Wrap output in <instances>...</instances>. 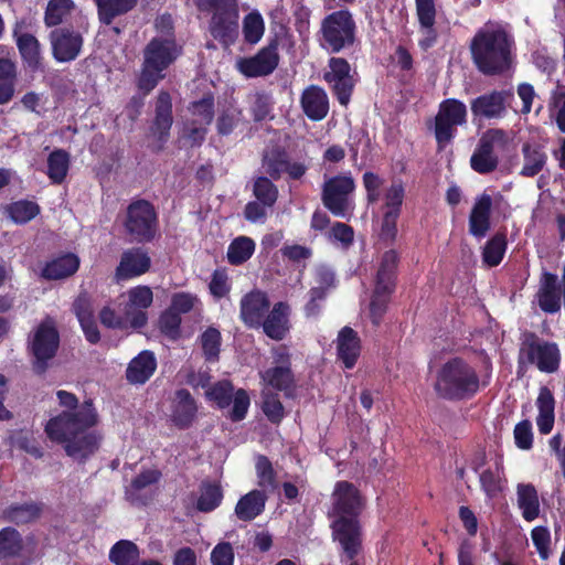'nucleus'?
I'll use <instances>...</instances> for the list:
<instances>
[{"label":"nucleus","instance_id":"obj_1","mask_svg":"<svg viewBox=\"0 0 565 565\" xmlns=\"http://www.w3.org/2000/svg\"><path fill=\"white\" fill-rule=\"evenodd\" d=\"M64 409L45 426L47 437L63 444L67 456L84 460L98 448L99 436L90 430L97 424V413L90 402L78 404L75 395L65 391L56 393Z\"/></svg>","mask_w":565,"mask_h":565},{"label":"nucleus","instance_id":"obj_2","mask_svg":"<svg viewBox=\"0 0 565 565\" xmlns=\"http://www.w3.org/2000/svg\"><path fill=\"white\" fill-rule=\"evenodd\" d=\"M513 39L498 22L484 23L475 34L470 51L477 68L487 75L507 71L512 61Z\"/></svg>","mask_w":565,"mask_h":565},{"label":"nucleus","instance_id":"obj_3","mask_svg":"<svg viewBox=\"0 0 565 565\" xmlns=\"http://www.w3.org/2000/svg\"><path fill=\"white\" fill-rule=\"evenodd\" d=\"M332 512L338 518L333 522V535L349 558H353L361 546L360 526L356 515L361 510L358 490L347 481L335 484L332 494Z\"/></svg>","mask_w":565,"mask_h":565},{"label":"nucleus","instance_id":"obj_4","mask_svg":"<svg viewBox=\"0 0 565 565\" xmlns=\"http://www.w3.org/2000/svg\"><path fill=\"white\" fill-rule=\"evenodd\" d=\"M179 46L173 36H154L145 47L143 64L138 87L145 94L151 92L164 77V71L180 56Z\"/></svg>","mask_w":565,"mask_h":565},{"label":"nucleus","instance_id":"obj_5","mask_svg":"<svg viewBox=\"0 0 565 565\" xmlns=\"http://www.w3.org/2000/svg\"><path fill=\"white\" fill-rule=\"evenodd\" d=\"M480 379L472 365L460 358L447 361L440 369L437 392L447 398H468L480 390Z\"/></svg>","mask_w":565,"mask_h":565},{"label":"nucleus","instance_id":"obj_6","mask_svg":"<svg viewBox=\"0 0 565 565\" xmlns=\"http://www.w3.org/2000/svg\"><path fill=\"white\" fill-rule=\"evenodd\" d=\"M321 46L338 53L354 42L355 22L348 10H339L327 15L321 23Z\"/></svg>","mask_w":565,"mask_h":565},{"label":"nucleus","instance_id":"obj_7","mask_svg":"<svg viewBox=\"0 0 565 565\" xmlns=\"http://www.w3.org/2000/svg\"><path fill=\"white\" fill-rule=\"evenodd\" d=\"M520 362L534 364L542 372L553 373L559 366L561 352L556 343L542 340L533 332H526L522 338Z\"/></svg>","mask_w":565,"mask_h":565},{"label":"nucleus","instance_id":"obj_8","mask_svg":"<svg viewBox=\"0 0 565 565\" xmlns=\"http://www.w3.org/2000/svg\"><path fill=\"white\" fill-rule=\"evenodd\" d=\"M355 184L350 174H340L326 180L322 190L324 206L338 217H349L353 212L351 194Z\"/></svg>","mask_w":565,"mask_h":565},{"label":"nucleus","instance_id":"obj_9","mask_svg":"<svg viewBox=\"0 0 565 565\" xmlns=\"http://www.w3.org/2000/svg\"><path fill=\"white\" fill-rule=\"evenodd\" d=\"M120 312L130 329H139L147 324V309L152 305L153 292L150 287L139 285L120 296Z\"/></svg>","mask_w":565,"mask_h":565},{"label":"nucleus","instance_id":"obj_10","mask_svg":"<svg viewBox=\"0 0 565 565\" xmlns=\"http://www.w3.org/2000/svg\"><path fill=\"white\" fill-rule=\"evenodd\" d=\"M472 468L479 476L482 490L489 498L497 497L504 488L503 457L500 454L477 455Z\"/></svg>","mask_w":565,"mask_h":565},{"label":"nucleus","instance_id":"obj_11","mask_svg":"<svg viewBox=\"0 0 565 565\" xmlns=\"http://www.w3.org/2000/svg\"><path fill=\"white\" fill-rule=\"evenodd\" d=\"M467 107L457 99H447L439 106L435 118V137L439 148L446 147L455 137L457 127L466 124Z\"/></svg>","mask_w":565,"mask_h":565},{"label":"nucleus","instance_id":"obj_12","mask_svg":"<svg viewBox=\"0 0 565 565\" xmlns=\"http://www.w3.org/2000/svg\"><path fill=\"white\" fill-rule=\"evenodd\" d=\"M125 227L136 241H150L157 232V214L153 206L145 200L131 203L127 209Z\"/></svg>","mask_w":565,"mask_h":565},{"label":"nucleus","instance_id":"obj_13","mask_svg":"<svg viewBox=\"0 0 565 565\" xmlns=\"http://www.w3.org/2000/svg\"><path fill=\"white\" fill-rule=\"evenodd\" d=\"M58 344L60 337L55 323L47 318L35 328L30 341L38 372L44 371L45 362L55 355Z\"/></svg>","mask_w":565,"mask_h":565},{"label":"nucleus","instance_id":"obj_14","mask_svg":"<svg viewBox=\"0 0 565 565\" xmlns=\"http://www.w3.org/2000/svg\"><path fill=\"white\" fill-rule=\"evenodd\" d=\"M274 366L260 372L264 387H273L278 391L287 390L292 383L290 369V353L286 345H278L271 350Z\"/></svg>","mask_w":565,"mask_h":565},{"label":"nucleus","instance_id":"obj_15","mask_svg":"<svg viewBox=\"0 0 565 565\" xmlns=\"http://www.w3.org/2000/svg\"><path fill=\"white\" fill-rule=\"evenodd\" d=\"M349 63L341 57H332L329 61V71L324 73V81L331 86L341 105L347 106L354 87V81L350 74Z\"/></svg>","mask_w":565,"mask_h":565},{"label":"nucleus","instance_id":"obj_16","mask_svg":"<svg viewBox=\"0 0 565 565\" xmlns=\"http://www.w3.org/2000/svg\"><path fill=\"white\" fill-rule=\"evenodd\" d=\"M13 38L23 62L32 71L41 65V47L34 35L33 25L25 21H17L13 28Z\"/></svg>","mask_w":565,"mask_h":565},{"label":"nucleus","instance_id":"obj_17","mask_svg":"<svg viewBox=\"0 0 565 565\" xmlns=\"http://www.w3.org/2000/svg\"><path fill=\"white\" fill-rule=\"evenodd\" d=\"M278 61L277 46L268 45L252 57L239 58L236 66L246 77H258L273 73L278 65Z\"/></svg>","mask_w":565,"mask_h":565},{"label":"nucleus","instance_id":"obj_18","mask_svg":"<svg viewBox=\"0 0 565 565\" xmlns=\"http://www.w3.org/2000/svg\"><path fill=\"white\" fill-rule=\"evenodd\" d=\"M53 55L58 62L75 60L82 49L83 39L79 33L58 29L51 33Z\"/></svg>","mask_w":565,"mask_h":565},{"label":"nucleus","instance_id":"obj_19","mask_svg":"<svg viewBox=\"0 0 565 565\" xmlns=\"http://www.w3.org/2000/svg\"><path fill=\"white\" fill-rule=\"evenodd\" d=\"M290 307L286 302H277L270 311L263 318L259 327L263 328L264 333L276 341L286 338L290 330Z\"/></svg>","mask_w":565,"mask_h":565},{"label":"nucleus","instance_id":"obj_20","mask_svg":"<svg viewBox=\"0 0 565 565\" xmlns=\"http://www.w3.org/2000/svg\"><path fill=\"white\" fill-rule=\"evenodd\" d=\"M270 302L266 292L252 290L241 300V318L250 328H259L263 318L269 311Z\"/></svg>","mask_w":565,"mask_h":565},{"label":"nucleus","instance_id":"obj_21","mask_svg":"<svg viewBox=\"0 0 565 565\" xmlns=\"http://www.w3.org/2000/svg\"><path fill=\"white\" fill-rule=\"evenodd\" d=\"M238 9L220 15H212L210 32L225 47H230L238 36Z\"/></svg>","mask_w":565,"mask_h":565},{"label":"nucleus","instance_id":"obj_22","mask_svg":"<svg viewBox=\"0 0 565 565\" xmlns=\"http://www.w3.org/2000/svg\"><path fill=\"white\" fill-rule=\"evenodd\" d=\"M172 126V104L169 93L161 92L156 104V118L151 127V137L161 148L167 141L169 130Z\"/></svg>","mask_w":565,"mask_h":565},{"label":"nucleus","instance_id":"obj_23","mask_svg":"<svg viewBox=\"0 0 565 565\" xmlns=\"http://www.w3.org/2000/svg\"><path fill=\"white\" fill-rule=\"evenodd\" d=\"M150 257L139 248L125 252L116 269L117 279H128L140 276L150 268Z\"/></svg>","mask_w":565,"mask_h":565},{"label":"nucleus","instance_id":"obj_24","mask_svg":"<svg viewBox=\"0 0 565 565\" xmlns=\"http://www.w3.org/2000/svg\"><path fill=\"white\" fill-rule=\"evenodd\" d=\"M157 369V359L149 350L141 351L128 364L126 379L130 384H145Z\"/></svg>","mask_w":565,"mask_h":565},{"label":"nucleus","instance_id":"obj_25","mask_svg":"<svg viewBox=\"0 0 565 565\" xmlns=\"http://www.w3.org/2000/svg\"><path fill=\"white\" fill-rule=\"evenodd\" d=\"M511 95L505 92H492L476 98L471 104V111L477 117L498 118L505 110L507 98Z\"/></svg>","mask_w":565,"mask_h":565},{"label":"nucleus","instance_id":"obj_26","mask_svg":"<svg viewBox=\"0 0 565 565\" xmlns=\"http://www.w3.org/2000/svg\"><path fill=\"white\" fill-rule=\"evenodd\" d=\"M492 199L489 194H481L477 198L469 216V232L475 237L486 236L490 228V213Z\"/></svg>","mask_w":565,"mask_h":565},{"label":"nucleus","instance_id":"obj_27","mask_svg":"<svg viewBox=\"0 0 565 565\" xmlns=\"http://www.w3.org/2000/svg\"><path fill=\"white\" fill-rule=\"evenodd\" d=\"M301 107L311 120H322L329 111V99L326 92L318 86H309L301 95Z\"/></svg>","mask_w":565,"mask_h":565},{"label":"nucleus","instance_id":"obj_28","mask_svg":"<svg viewBox=\"0 0 565 565\" xmlns=\"http://www.w3.org/2000/svg\"><path fill=\"white\" fill-rule=\"evenodd\" d=\"M338 358L342 361L347 369H352L361 352V342L358 333L344 327L338 335L337 341Z\"/></svg>","mask_w":565,"mask_h":565},{"label":"nucleus","instance_id":"obj_29","mask_svg":"<svg viewBox=\"0 0 565 565\" xmlns=\"http://www.w3.org/2000/svg\"><path fill=\"white\" fill-rule=\"evenodd\" d=\"M539 307L547 313H555L561 309V298L557 290V278L555 275L545 273L541 279L536 294Z\"/></svg>","mask_w":565,"mask_h":565},{"label":"nucleus","instance_id":"obj_30","mask_svg":"<svg viewBox=\"0 0 565 565\" xmlns=\"http://www.w3.org/2000/svg\"><path fill=\"white\" fill-rule=\"evenodd\" d=\"M196 404L185 390L175 393L172 406V420L179 427H188L195 418Z\"/></svg>","mask_w":565,"mask_h":565},{"label":"nucleus","instance_id":"obj_31","mask_svg":"<svg viewBox=\"0 0 565 565\" xmlns=\"http://www.w3.org/2000/svg\"><path fill=\"white\" fill-rule=\"evenodd\" d=\"M536 407L539 411L536 426L541 434L547 435L552 431L555 422V401L547 387L540 390Z\"/></svg>","mask_w":565,"mask_h":565},{"label":"nucleus","instance_id":"obj_32","mask_svg":"<svg viewBox=\"0 0 565 565\" xmlns=\"http://www.w3.org/2000/svg\"><path fill=\"white\" fill-rule=\"evenodd\" d=\"M516 502L525 521L532 522L539 518L540 500L532 483H519L516 486Z\"/></svg>","mask_w":565,"mask_h":565},{"label":"nucleus","instance_id":"obj_33","mask_svg":"<svg viewBox=\"0 0 565 565\" xmlns=\"http://www.w3.org/2000/svg\"><path fill=\"white\" fill-rule=\"evenodd\" d=\"M74 310L81 323V327L85 333L86 339L90 343L98 342L99 332L94 321L93 308L90 299L88 298L87 295L82 294L78 296V298L74 302Z\"/></svg>","mask_w":565,"mask_h":565},{"label":"nucleus","instance_id":"obj_34","mask_svg":"<svg viewBox=\"0 0 565 565\" xmlns=\"http://www.w3.org/2000/svg\"><path fill=\"white\" fill-rule=\"evenodd\" d=\"M78 267L79 258L68 253L49 262L42 269V276L46 279H63L75 274Z\"/></svg>","mask_w":565,"mask_h":565},{"label":"nucleus","instance_id":"obj_35","mask_svg":"<svg viewBox=\"0 0 565 565\" xmlns=\"http://www.w3.org/2000/svg\"><path fill=\"white\" fill-rule=\"evenodd\" d=\"M266 495L264 491L253 490L243 495L236 507L235 515L242 521H252L265 509Z\"/></svg>","mask_w":565,"mask_h":565},{"label":"nucleus","instance_id":"obj_36","mask_svg":"<svg viewBox=\"0 0 565 565\" xmlns=\"http://www.w3.org/2000/svg\"><path fill=\"white\" fill-rule=\"evenodd\" d=\"M396 265V252H385L381 258L380 266L376 273L375 287L382 288L383 290H393Z\"/></svg>","mask_w":565,"mask_h":565},{"label":"nucleus","instance_id":"obj_37","mask_svg":"<svg viewBox=\"0 0 565 565\" xmlns=\"http://www.w3.org/2000/svg\"><path fill=\"white\" fill-rule=\"evenodd\" d=\"M138 0H96L99 20L105 24H110L113 20L130 11Z\"/></svg>","mask_w":565,"mask_h":565},{"label":"nucleus","instance_id":"obj_38","mask_svg":"<svg viewBox=\"0 0 565 565\" xmlns=\"http://www.w3.org/2000/svg\"><path fill=\"white\" fill-rule=\"evenodd\" d=\"M6 215L15 224H25L40 213V206L28 200L12 202L4 206Z\"/></svg>","mask_w":565,"mask_h":565},{"label":"nucleus","instance_id":"obj_39","mask_svg":"<svg viewBox=\"0 0 565 565\" xmlns=\"http://www.w3.org/2000/svg\"><path fill=\"white\" fill-rule=\"evenodd\" d=\"M75 10L73 0H50L47 2L44 22L47 26H55L66 22Z\"/></svg>","mask_w":565,"mask_h":565},{"label":"nucleus","instance_id":"obj_40","mask_svg":"<svg viewBox=\"0 0 565 565\" xmlns=\"http://www.w3.org/2000/svg\"><path fill=\"white\" fill-rule=\"evenodd\" d=\"M255 252V242L247 236L236 237L227 248V260L232 265H241L248 260Z\"/></svg>","mask_w":565,"mask_h":565},{"label":"nucleus","instance_id":"obj_41","mask_svg":"<svg viewBox=\"0 0 565 565\" xmlns=\"http://www.w3.org/2000/svg\"><path fill=\"white\" fill-rule=\"evenodd\" d=\"M223 492L216 483H203L196 500V509L201 512H211L222 502Z\"/></svg>","mask_w":565,"mask_h":565},{"label":"nucleus","instance_id":"obj_42","mask_svg":"<svg viewBox=\"0 0 565 565\" xmlns=\"http://www.w3.org/2000/svg\"><path fill=\"white\" fill-rule=\"evenodd\" d=\"M70 156L64 150H54L47 158V175L53 183H61L68 171Z\"/></svg>","mask_w":565,"mask_h":565},{"label":"nucleus","instance_id":"obj_43","mask_svg":"<svg viewBox=\"0 0 565 565\" xmlns=\"http://www.w3.org/2000/svg\"><path fill=\"white\" fill-rule=\"evenodd\" d=\"M524 163L521 174L524 177H533L537 174L546 162V156L539 146H523Z\"/></svg>","mask_w":565,"mask_h":565},{"label":"nucleus","instance_id":"obj_44","mask_svg":"<svg viewBox=\"0 0 565 565\" xmlns=\"http://www.w3.org/2000/svg\"><path fill=\"white\" fill-rule=\"evenodd\" d=\"M265 32V22L257 10L250 11L243 19V34L246 42L250 44L258 43Z\"/></svg>","mask_w":565,"mask_h":565},{"label":"nucleus","instance_id":"obj_45","mask_svg":"<svg viewBox=\"0 0 565 565\" xmlns=\"http://www.w3.org/2000/svg\"><path fill=\"white\" fill-rule=\"evenodd\" d=\"M507 142V135L499 129H491L484 132L475 150L476 153L495 156L494 151L502 148Z\"/></svg>","mask_w":565,"mask_h":565},{"label":"nucleus","instance_id":"obj_46","mask_svg":"<svg viewBox=\"0 0 565 565\" xmlns=\"http://www.w3.org/2000/svg\"><path fill=\"white\" fill-rule=\"evenodd\" d=\"M393 290H383L382 288L375 287L372 295L367 317L374 326H379L384 313L387 309L388 298Z\"/></svg>","mask_w":565,"mask_h":565},{"label":"nucleus","instance_id":"obj_47","mask_svg":"<svg viewBox=\"0 0 565 565\" xmlns=\"http://www.w3.org/2000/svg\"><path fill=\"white\" fill-rule=\"evenodd\" d=\"M109 557L116 565H135L138 559V548L129 541H120L113 546Z\"/></svg>","mask_w":565,"mask_h":565},{"label":"nucleus","instance_id":"obj_48","mask_svg":"<svg viewBox=\"0 0 565 565\" xmlns=\"http://www.w3.org/2000/svg\"><path fill=\"white\" fill-rule=\"evenodd\" d=\"M189 110L191 113L190 121L210 125L214 116V99L211 95H206L202 99L193 102Z\"/></svg>","mask_w":565,"mask_h":565},{"label":"nucleus","instance_id":"obj_49","mask_svg":"<svg viewBox=\"0 0 565 565\" xmlns=\"http://www.w3.org/2000/svg\"><path fill=\"white\" fill-rule=\"evenodd\" d=\"M505 248V237L499 234L493 236L483 248V262L490 267L499 265L503 258Z\"/></svg>","mask_w":565,"mask_h":565},{"label":"nucleus","instance_id":"obj_50","mask_svg":"<svg viewBox=\"0 0 565 565\" xmlns=\"http://www.w3.org/2000/svg\"><path fill=\"white\" fill-rule=\"evenodd\" d=\"M201 347L207 361H217L221 348V333L215 328H209L201 334Z\"/></svg>","mask_w":565,"mask_h":565},{"label":"nucleus","instance_id":"obj_51","mask_svg":"<svg viewBox=\"0 0 565 565\" xmlns=\"http://www.w3.org/2000/svg\"><path fill=\"white\" fill-rule=\"evenodd\" d=\"M21 550V537L19 533L7 527L0 531V557L6 558L15 555Z\"/></svg>","mask_w":565,"mask_h":565},{"label":"nucleus","instance_id":"obj_52","mask_svg":"<svg viewBox=\"0 0 565 565\" xmlns=\"http://www.w3.org/2000/svg\"><path fill=\"white\" fill-rule=\"evenodd\" d=\"M263 412L273 423H278L284 417V407L277 394L270 393L266 387L262 391Z\"/></svg>","mask_w":565,"mask_h":565},{"label":"nucleus","instance_id":"obj_53","mask_svg":"<svg viewBox=\"0 0 565 565\" xmlns=\"http://www.w3.org/2000/svg\"><path fill=\"white\" fill-rule=\"evenodd\" d=\"M254 195L264 205L273 206L277 200L278 190L269 179L259 177L254 183Z\"/></svg>","mask_w":565,"mask_h":565},{"label":"nucleus","instance_id":"obj_54","mask_svg":"<svg viewBox=\"0 0 565 565\" xmlns=\"http://www.w3.org/2000/svg\"><path fill=\"white\" fill-rule=\"evenodd\" d=\"M232 394L233 385L227 380L215 383L205 392L207 399L215 402L221 408L230 405Z\"/></svg>","mask_w":565,"mask_h":565},{"label":"nucleus","instance_id":"obj_55","mask_svg":"<svg viewBox=\"0 0 565 565\" xmlns=\"http://www.w3.org/2000/svg\"><path fill=\"white\" fill-rule=\"evenodd\" d=\"M198 10L220 15L238 9L237 0H192Z\"/></svg>","mask_w":565,"mask_h":565},{"label":"nucleus","instance_id":"obj_56","mask_svg":"<svg viewBox=\"0 0 565 565\" xmlns=\"http://www.w3.org/2000/svg\"><path fill=\"white\" fill-rule=\"evenodd\" d=\"M328 239L333 244H339L342 248H348L354 237L352 227L344 223L337 222L327 232Z\"/></svg>","mask_w":565,"mask_h":565},{"label":"nucleus","instance_id":"obj_57","mask_svg":"<svg viewBox=\"0 0 565 565\" xmlns=\"http://www.w3.org/2000/svg\"><path fill=\"white\" fill-rule=\"evenodd\" d=\"M180 316L169 309L159 318L160 331L171 340H177L180 337Z\"/></svg>","mask_w":565,"mask_h":565},{"label":"nucleus","instance_id":"obj_58","mask_svg":"<svg viewBox=\"0 0 565 565\" xmlns=\"http://www.w3.org/2000/svg\"><path fill=\"white\" fill-rule=\"evenodd\" d=\"M532 542L540 555L544 561L551 556V533L545 526H535L531 531Z\"/></svg>","mask_w":565,"mask_h":565},{"label":"nucleus","instance_id":"obj_59","mask_svg":"<svg viewBox=\"0 0 565 565\" xmlns=\"http://www.w3.org/2000/svg\"><path fill=\"white\" fill-rule=\"evenodd\" d=\"M287 160L285 154L279 151L266 152L263 159L264 171L274 179L285 172Z\"/></svg>","mask_w":565,"mask_h":565},{"label":"nucleus","instance_id":"obj_60","mask_svg":"<svg viewBox=\"0 0 565 565\" xmlns=\"http://www.w3.org/2000/svg\"><path fill=\"white\" fill-rule=\"evenodd\" d=\"M404 186L401 182H394L385 192V212L399 215L404 200Z\"/></svg>","mask_w":565,"mask_h":565},{"label":"nucleus","instance_id":"obj_61","mask_svg":"<svg viewBox=\"0 0 565 565\" xmlns=\"http://www.w3.org/2000/svg\"><path fill=\"white\" fill-rule=\"evenodd\" d=\"M198 298L190 292H175L171 297V305L169 310L177 312V315L188 313L194 309L198 303Z\"/></svg>","mask_w":565,"mask_h":565},{"label":"nucleus","instance_id":"obj_62","mask_svg":"<svg viewBox=\"0 0 565 565\" xmlns=\"http://www.w3.org/2000/svg\"><path fill=\"white\" fill-rule=\"evenodd\" d=\"M212 565H234V548L230 542H218L211 552Z\"/></svg>","mask_w":565,"mask_h":565},{"label":"nucleus","instance_id":"obj_63","mask_svg":"<svg viewBox=\"0 0 565 565\" xmlns=\"http://www.w3.org/2000/svg\"><path fill=\"white\" fill-rule=\"evenodd\" d=\"M209 125H202L193 121H189L182 131V138L190 146L201 145L206 136Z\"/></svg>","mask_w":565,"mask_h":565},{"label":"nucleus","instance_id":"obj_64","mask_svg":"<svg viewBox=\"0 0 565 565\" xmlns=\"http://www.w3.org/2000/svg\"><path fill=\"white\" fill-rule=\"evenodd\" d=\"M256 471H257V478H258V484L264 489H269L274 487V471L271 463L269 460L264 457L259 456L256 460Z\"/></svg>","mask_w":565,"mask_h":565}]
</instances>
